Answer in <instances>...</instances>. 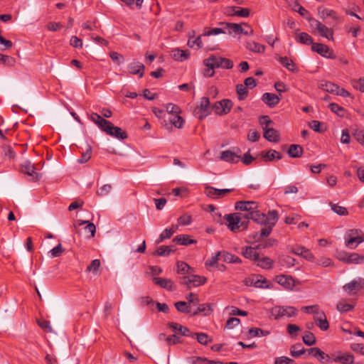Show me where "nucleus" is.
Here are the masks:
<instances>
[{
  "instance_id": "f257e3e1",
  "label": "nucleus",
  "mask_w": 364,
  "mask_h": 364,
  "mask_svg": "<svg viewBox=\"0 0 364 364\" xmlns=\"http://www.w3.org/2000/svg\"><path fill=\"white\" fill-rule=\"evenodd\" d=\"M205 66L215 67V68L231 69L233 63L228 58L211 55L203 61Z\"/></svg>"
},
{
  "instance_id": "f03ea898",
  "label": "nucleus",
  "mask_w": 364,
  "mask_h": 364,
  "mask_svg": "<svg viewBox=\"0 0 364 364\" xmlns=\"http://www.w3.org/2000/svg\"><path fill=\"white\" fill-rule=\"evenodd\" d=\"M220 25L225 26V28L228 30L229 34L232 33H242L245 36H252L254 31L253 29L247 23H244L243 25L247 26L249 30H245L242 28L241 24L234 23H226V22H220Z\"/></svg>"
},
{
  "instance_id": "7ed1b4c3",
  "label": "nucleus",
  "mask_w": 364,
  "mask_h": 364,
  "mask_svg": "<svg viewBox=\"0 0 364 364\" xmlns=\"http://www.w3.org/2000/svg\"><path fill=\"white\" fill-rule=\"evenodd\" d=\"M271 316L275 319L287 316V317L294 316L296 314V309L294 306H277L270 311Z\"/></svg>"
},
{
  "instance_id": "20e7f679",
  "label": "nucleus",
  "mask_w": 364,
  "mask_h": 364,
  "mask_svg": "<svg viewBox=\"0 0 364 364\" xmlns=\"http://www.w3.org/2000/svg\"><path fill=\"white\" fill-rule=\"evenodd\" d=\"M210 100L207 97L200 98L199 105L195 108L194 115L199 119H203L210 114Z\"/></svg>"
},
{
  "instance_id": "39448f33",
  "label": "nucleus",
  "mask_w": 364,
  "mask_h": 364,
  "mask_svg": "<svg viewBox=\"0 0 364 364\" xmlns=\"http://www.w3.org/2000/svg\"><path fill=\"white\" fill-rule=\"evenodd\" d=\"M232 105L233 103L230 100L223 99L220 101L216 102L213 105V109L214 110L215 114L217 115H225L230 112Z\"/></svg>"
},
{
  "instance_id": "423d86ee",
  "label": "nucleus",
  "mask_w": 364,
  "mask_h": 364,
  "mask_svg": "<svg viewBox=\"0 0 364 364\" xmlns=\"http://www.w3.org/2000/svg\"><path fill=\"white\" fill-rule=\"evenodd\" d=\"M364 288V279L358 277L346 284L343 289L349 295H355L358 291Z\"/></svg>"
},
{
  "instance_id": "0eeeda50",
  "label": "nucleus",
  "mask_w": 364,
  "mask_h": 364,
  "mask_svg": "<svg viewBox=\"0 0 364 364\" xmlns=\"http://www.w3.org/2000/svg\"><path fill=\"white\" fill-rule=\"evenodd\" d=\"M338 259L348 264H361L364 262V256L358 253H348L342 252L338 255Z\"/></svg>"
},
{
  "instance_id": "6e6552de",
  "label": "nucleus",
  "mask_w": 364,
  "mask_h": 364,
  "mask_svg": "<svg viewBox=\"0 0 364 364\" xmlns=\"http://www.w3.org/2000/svg\"><path fill=\"white\" fill-rule=\"evenodd\" d=\"M267 283V280L259 274H253L245 279V284L250 287H255L259 288H267L268 286H264Z\"/></svg>"
},
{
  "instance_id": "1a4fd4ad",
  "label": "nucleus",
  "mask_w": 364,
  "mask_h": 364,
  "mask_svg": "<svg viewBox=\"0 0 364 364\" xmlns=\"http://www.w3.org/2000/svg\"><path fill=\"white\" fill-rule=\"evenodd\" d=\"M233 189L230 188H224V189H218L212 186H207L205 188V195L213 199H218L223 198L225 194L230 193Z\"/></svg>"
},
{
  "instance_id": "9d476101",
  "label": "nucleus",
  "mask_w": 364,
  "mask_h": 364,
  "mask_svg": "<svg viewBox=\"0 0 364 364\" xmlns=\"http://www.w3.org/2000/svg\"><path fill=\"white\" fill-rule=\"evenodd\" d=\"M276 281L279 284L288 290H293L296 284H299V281L295 280L292 277L287 275L277 276Z\"/></svg>"
},
{
  "instance_id": "9b49d317",
  "label": "nucleus",
  "mask_w": 364,
  "mask_h": 364,
  "mask_svg": "<svg viewBox=\"0 0 364 364\" xmlns=\"http://www.w3.org/2000/svg\"><path fill=\"white\" fill-rule=\"evenodd\" d=\"M21 171L32 177L33 181H38L41 178V173L36 171V167L29 161H26L21 165Z\"/></svg>"
},
{
  "instance_id": "f8f14e48",
  "label": "nucleus",
  "mask_w": 364,
  "mask_h": 364,
  "mask_svg": "<svg viewBox=\"0 0 364 364\" xmlns=\"http://www.w3.org/2000/svg\"><path fill=\"white\" fill-rule=\"evenodd\" d=\"M104 132L107 134L114 136L119 139H125L127 138V133L118 127H114L112 122L110 124L106 126Z\"/></svg>"
},
{
  "instance_id": "ddd939ff",
  "label": "nucleus",
  "mask_w": 364,
  "mask_h": 364,
  "mask_svg": "<svg viewBox=\"0 0 364 364\" xmlns=\"http://www.w3.org/2000/svg\"><path fill=\"white\" fill-rule=\"evenodd\" d=\"M314 319L321 330L326 331L328 329L329 323L325 313L322 310L320 309L318 313L314 316Z\"/></svg>"
},
{
  "instance_id": "4468645a",
  "label": "nucleus",
  "mask_w": 364,
  "mask_h": 364,
  "mask_svg": "<svg viewBox=\"0 0 364 364\" xmlns=\"http://www.w3.org/2000/svg\"><path fill=\"white\" fill-rule=\"evenodd\" d=\"M244 218H245L247 220L251 219L257 223L264 225H265V221L267 220L266 214L255 210H253L251 212L245 213L244 215Z\"/></svg>"
},
{
  "instance_id": "2eb2a0df",
  "label": "nucleus",
  "mask_w": 364,
  "mask_h": 364,
  "mask_svg": "<svg viewBox=\"0 0 364 364\" xmlns=\"http://www.w3.org/2000/svg\"><path fill=\"white\" fill-rule=\"evenodd\" d=\"M258 207L257 203L252 200L247 201H237L235 203V209L242 211L251 212L253 210L257 209Z\"/></svg>"
},
{
  "instance_id": "dca6fc26",
  "label": "nucleus",
  "mask_w": 364,
  "mask_h": 364,
  "mask_svg": "<svg viewBox=\"0 0 364 364\" xmlns=\"http://www.w3.org/2000/svg\"><path fill=\"white\" fill-rule=\"evenodd\" d=\"M228 228L232 231L236 232L240 229V217L235 216L234 214H228L225 215Z\"/></svg>"
},
{
  "instance_id": "f3484780",
  "label": "nucleus",
  "mask_w": 364,
  "mask_h": 364,
  "mask_svg": "<svg viewBox=\"0 0 364 364\" xmlns=\"http://www.w3.org/2000/svg\"><path fill=\"white\" fill-rule=\"evenodd\" d=\"M153 281L155 284L159 286L163 289H166L168 291L176 290V286L173 282L170 279L162 278V277H154Z\"/></svg>"
},
{
  "instance_id": "a211bd4d",
  "label": "nucleus",
  "mask_w": 364,
  "mask_h": 364,
  "mask_svg": "<svg viewBox=\"0 0 364 364\" xmlns=\"http://www.w3.org/2000/svg\"><path fill=\"white\" fill-rule=\"evenodd\" d=\"M128 72L132 75H138L142 77L144 74L145 67L140 62H132L127 65Z\"/></svg>"
},
{
  "instance_id": "6ab92c4d",
  "label": "nucleus",
  "mask_w": 364,
  "mask_h": 364,
  "mask_svg": "<svg viewBox=\"0 0 364 364\" xmlns=\"http://www.w3.org/2000/svg\"><path fill=\"white\" fill-rule=\"evenodd\" d=\"M168 325V327L173 331H174L178 334H181V336L193 337V333H191L188 328L181 325L178 323L171 322Z\"/></svg>"
},
{
  "instance_id": "aec40b11",
  "label": "nucleus",
  "mask_w": 364,
  "mask_h": 364,
  "mask_svg": "<svg viewBox=\"0 0 364 364\" xmlns=\"http://www.w3.org/2000/svg\"><path fill=\"white\" fill-rule=\"evenodd\" d=\"M262 102L268 107H274L280 101V97L275 94L265 92L262 96Z\"/></svg>"
},
{
  "instance_id": "412c9836",
  "label": "nucleus",
  "mask_w": 364,
  "mask_h": 364,
  "mask_svg": "<svg viewBox=\"0 0 364 364\" xmlns=\"http://www.w3.org/2000/svg\"><path fill=\"white\" fill-rule=\"evenodd\" d=\"M257 245L256 247H245L242 248V255L247 259H249L253 262H256L258 259L259 254L257 252Z\"/></svg>"
},
{
  "instance_id": "4be33fe9",
  "label": "nucleus",
  "mask_w": 364,
  "mask_h": 364,
  "mask_svg": "<svg viewBox=\"0 0 364 364\" xmlns=\"http://www.w3.org/2000/svg\"><path fill=\"white\" fill-rule=\"evenodd\" d=\"M311 50L326 58H332L328 46L322 43H314L311 46Z\"/></svg>"
},
{
  "instance_id": "5701e85b",
  "label": "nucleus",
  "mask_w": 364,
  "mask_h": 364,
  "mask_svg": "<svg viewBox=\"0 0 364 364\" xmlns=\"http://www.w3.org/2000/svg\"><path fill=\"white\" fill-rule=\"evenodd\" d=\"M90 119L92 122L96 124L98 127L104 132V129L106 128V126L110 124V122L103 119L100 114L97 113H92L90 114Z\"/></svg>"
},
{
  "instance_id": "b1692460",
  "label": "nucleus",
  "mask_w": 364,
  "mask_h": 364,
  "mask_svg": "<svg viewBox=\"0 0 364 364\" xmlns=\"http://www.w3.org/2000/svg\"><path fill=\"white\" fill-rule=\"evenodd\" d=\"M240 158V156L230 150L223 151L221 152L220 159L229 163H235Z\"/></svg>"
},
{
  "instance_id": "393cba45",
  "label": "nucleus",
  "mask_w": 364,
  "mask_h": 364,
  "mask_svg": "<svg viewBox=\"0 0 364 364\" xmlns=\"http://www.w3.org/2000/svg\"><path fill=\"white\" fill-rule=\"evenodd\" d=\"M315 351L316 354L314 355V358H316L321 363H328L333 361V357L331 358L329 355L325 353L320 348L315 347L314 349L311 350V351Z\"/></svg>"
},
{
  "instance_id": "a878e982",
  "label": "nucleus",
  "mask_w": 364,
  "mask_h": 364,
  "mask_svg": "<svg viewBox=\"0 0 364 364\" xmlns=\"http://www.w3.org/2000/svg\"><path fill=\"white\" fill-rule=\"evenodd\" d=\"M318 87L327 92L335 95L337 89H338V85L331 82L321 80L318 84Z\"/></svg>"
},
{
  "instance_id": "bb28decb",
  "label": "nucleus",
  "mask_w": 364,
  "mask_h": 364,
  "mask_svg": "<svg viewBox=\"0 0 364 364\" xmlns=\"http://www.w3.org/2000/svg\"><path fill=\"white\" fill-rule=\"evenodd\" d=\"M266 226L262 228L259 232H256L253 235V239L256 242L260 241L263 237H268L273 229L274 226H272L271 225H265Z\"/></svg>"
},
{
  "instance_id": "cd10ccee",
  "label": "nucleus",
  "mask_w": 364,
  "mask_h": 364,
  "mask_svg": "<svg viewBox=\"0 0 364 364\" xmlns=\"http://www.w3.org/2000/svg\"><path fill=\"white\" fill-rule=\"evenodd\" d=\"M277 59L279 60V62L288 70L296 73L298 71L295 63L293 62L292 60L288 58L287 57H277Z\"/></svg>"
},
{
  "instance_id": "c85d7f7f",
  "label": "nucleus",
  "mask_w": 364,
  "mask_h": 364,
  "mask_svg": "<svg viewBox=\"0 0 364 364\" xmlns=\"http://www.w3.org/2000/svg\"><path fill=\"white\" fill-rule=\"evenodd\" d=\"M344 239L346 246L350 249L356 247L358 244L364 242V237H347V235H345Z\"/></svg>"
},
{
  "instance_id": "c756f323",
  "label": "nucleus",
  "mask_w": 364,
  "mask_h": 364,
  "mask_svg": "<svg viewBox=\"0 0 364 364\" xmlns=\"http://www.w3.org/2000/svg\"><path fill=\"white\" fill-rule=\"evenodd\" d=\"M263 135L264 137L269 141L277 142L279 139V132L273 128H264Z\"/></svg>"
},
{
  "instance_id": "7c9ffc66",
  "label": "nucleus",
  "mask_w": 364,
  "mask_h": 364,
  "mask_svg": "<svg viewBox=\"0 0 364 364\" xmlns=\"http://www.w3.org/2000/svg\"><path fill=\"white\" fill-rule=\"evenodd\" d=\"M318 12L320 17L323 19H326L327 17H330L335 21L338 20L336 12L332 9L319 7L318 9Z\"/></svg>"
},
{
  "instance_id": "2f4dec72",
  "label": "nucleus",
  "mask_w": 364,
  "mask_h": 364,
  "mask_svg": "<svg viewBox=\"0 0 364 364\" xmlns=\"http://www.w3.org/2000/svg\"><path fill=\"white\" fill-rule=\"evenodd\" d=\"M78 225H86L85 227V231L90 233L89 236H87L88 238H92L95 235L96 232V227L94 223L89 222L88 220H80L77 221Z\"/></svg>"
},
{
  "instance_id": "473e14b6",
  "label": "nucleus",
  "mask_w": 364,
  "mask_h": 364,
  "mask_svg": "<svg viewBox=\"0 0 364 364\" xmlns=\"http://www.w3.org/2000/svg\"><path fill=\"white\" fill-rule=\"evenodd\" d=\"M173 241L179 245L186 246L196 243V240L191 239L190 236L188 235H177L173 238Z\"/></svg>"
},
{
  "instance_id": "72a5a7b5",
  "label": "nucleus",
  "mask_w": 364,
  "mask_h": 364,
  "mask_svg": "<svg viewBox=\"0 0 364 364\" xmlns=\"http://www.w3.org/2000/svg\"><path fill=\"white\" fill-rule=\"evenodd\" d=\"M296 41L298 43H300L301 44L304 45H313L314 44V40L312 37L309 35L307 33L302 32L296 35Z\"/></svg>"
},
{
  "instance_id": "f704fd0d",
  "label": "nucleus",
  "mask_w": 364,
  "mask_h": 364,
  "mask_svg": "<svg viewBox=\"0 0 364 364\" xmlns=\"http://www.w3.org/2000/svg\"><path fill=\"white\" fill-rule=\"evenodd\" d=\"M355 307L354 304L346 303L345 300L339 301L336 305V309L341 314L352 311Z\"/></svg>"
},
{
  "instance_id": "c9c22d12",
  "label": "nucleus",
  "mask_w": 364,
  "mask_h": 364,
  "mask_svg": "<svg viewBox=\"0 0 364 364\" xmlns=\"http://www.w3.org/2000/svg\"><path fill=\"white\" fill-rule=\"evenodd\" d=\"M174 251H175L174 246L162 245V246L159 247L156 249V250L154 253V255L161 256V257H166V256H168L171 252H173Z\"/></svg>"
},
{
  "instance_id": "e433bc0d",
  "label": "nucleus",
  "mask_w": 364,
  "mask_h": 364,
  "mask_svg": "<svg viewBox=\"0 0 364 364\" xmlns=\"http://www.w3.org/2000/svg\"><path fill=\"white\" fill-rule=\"evenodd\" d=\"M246 48L250 51L256 53H263L265 50L264 46L255 41L247 42Z\"/></svg>"
},
{
  "instance_id": "4c0bfd02",
  "label": "nucleus",
  "mask_w": 364,
  "mask_h": 364,
  "mask_svg": "<svg viewBox=\"0 0 364 364\" xmlns=\"http://www.w3.org/2000/svg\"><path fill=\"white\" fill-rule=\"evenodd\" d=\"M255 263L261 268L269 269L272 267L273 260L268 257H260L259 256Z\"/></svg>"
},
{
  "instance_id": "58836bf2",
  "label": "nucleus",
  "mask_w": 364,
  "mask_h": 364,
  "mask_svg": "<svg viewBox=\"0 0 364 364\" xmlns=\"http://www.w3.org/2000/svg\"><path fill=\"white\" fill-rule=\"evenodd\" d=\"M172 55L174 59L180 61H183L184 60H187L190 53L187 50H183L179 48H175L172 50Z\"/></svg>"
},
{
  "instance_id": "ea45409f",
  "label": "nucleus",
  "mask_w": 364,
  "mask_h": 364,
  "mask_svg": "<svg viewBox=\"0 0 364 364\" xmlns=\"http://www.w3.org/2000/svg\"><path fill=\"white\" fill-rule=\"evenodd\" d=\"M222 259L225 262L228 263H241L242 260L237 256L229 253L225 251H222Z\"/></svg>"
},
{
  "instance_id": "a19ab883",
  "label": "nucleus",
  "mask_w": 364,
  "mask_h": 364,
  "mask_svg": "<svg viewBox=\"0 0 364 364\" xmlns=\"http://www.w3.org/2000/svg\"><path fill=\"white\" fill-rule=\"evenodd\" d=\"M279 262L282 266L289 268L295 265L296 259L291 256L284 255L279 258Z\"/></svg>"
},
{
  "instance_id": "79ce46f5",
  "label": "nucleus",
  "mask_w": 364,
  "mask_h": 364,
  "mask_svg": "<svg viewBox=\"0 0 364 364\" xmlns=\"http://www.w3.org/2000/svg\"><path fill=\"white\" fill-rule=\"evenodd\" d=\"M177 273L181 274H188L193 272V269L185 262H177Z\"/></svg>"
},
{
  "instance_id": "37998d69",
  "label": "nucleus",
  "mask_w": 364,
  "mask_h": 364,
  "mask_svg": "<svg viewBox=\"0 0 364 364\" xmlns=\"http://www.w3.org/2000/svg\"><path fill=\"white\" fill-rule=\"evenodd\" d=\"M303 152V148L300 145L291 144L288 150V154L291 158L300 157Z\"/></svg>"
},
{
  "instance_id": "c03bdc74",
  "label": "nucleus",
  "mask_w": 364,
  "mask_h": 364,
  "mask_svg": "<svg viewBox=\"0 0 364 364\" xmlns=\"http://www.w3.org/2000/svg\"><path fill=\"white\" fill-rule=\"evenodd\" d=\"M219 259H222V251L217 252L210 258L208 259L205 262V266L206 267H215Z\"/></svg>"
},
{
  "instance_id": "a18cd8bd",
  "label": "nucleus",
  "mask_w": 364,
  "mask_h": 364,
  "mask_svg": "<svg viewBox=\"0 0 364 364\" xmlns=\"http://www.w3.org/2000/svg\"><path fill=\"white\" fill-rule=\"evenodd\" d=\"M318 32L322 37L327 38L328 41L333 40V31L332 28H329L323 24L319 28V30L318 31Z\"/></svg>"
},
{
  "instance_id": "49530a36",
  "label": "nucleus",
  "mask_w": 364,
  "mask_h": 364,
  "mask_svg": "<svg viewBox=\"0 0 364 364\" xmlns=\"http://www.w3.org/2000/svg\"><path fill=\"white\" fill-rule=\"evenodd\" d=\"M267 215V220L265 225H271L274 226L279 219L278 212L275 210H269Z\"/></svg>"
},
{
  "instance_id": "de8ad7c7",
  "label": "nucleus",
  "mask_w": 364,
  "mask_h": 364,
  "mask_svg": "<svg viewBox=\"0 0 364 364\" xmlns=\"http://www.w3.org/2000/svg\"><path fill=\"white\" fill-rule=\"evenodd\" d=\"M176 229L168 228L164 230V231L160 234L159 238L156 241L157 244L161 243L166 239L170 238L175 232Z\"/></svg>"
},
{
  "instance_id": "09e8293b",
  "label": "nucleus",
  "mask_w": 364,
  "mask_h": 364,
  "mask_svg": "<svg viewBox=\"0 0 364 364\" xmlns=\"http://www.w3.org/2000/svg\"><path fill=\"white\" fill-rule=\"evenodd\" d=\"M203 35H200L198 37L193 38V39H188L187 45L191 48L193 49H200L203 46V43L201 40V37Z\"/></svg>"
},
{
  "instance_id": "8fccbe9b",
  "label": "nucleus",
  "mask_w": 364,
  "mask_h": 364,
  "mask_svg": "<svg viewBox=\"0 0 364 364\" xmlns=\"http://www.w3.org/2000/svg\"><path fill=\"white\" fill-rule=\"evenodd\" d=\"M328 107L330 108L331 111L337 114L340 117H343L346 115V109L338 105L336 103H330L328 105Z\"/></svg>"
},
{
  "instance_id": "3c124183",
  "label": "nucleus",
  "mask_w": 364,
  "mask_h": 364,
  "mask_svg": "<svg viewBox=\"0 0 364 364\" xmlns=\"http://www.w3.org/2000/svg\"><path fill=\"white\" fill-rule=\"evenodd\" d=\"M193 337H196L198 342L202 345H207L213 341V339L209 338L208 334L205 333H193Z\"/></svg>"
},
{
  "instance_id": "603ef678",
  "label": "nucleus",
  "mask_w": 364,
  "mask_h": 364,
  "mask_svg": "<svg viewBox=\"0 0 364 364\" xmlns=\"http://www.w3.org/2000/svg\"><path fill=\"white\" fill-rule=\"evenodd\" d=\"M225 26L223 28H205L203 31V36H209L213 35H218L220 33H225Z\"/></svg>"
},
{
  "instance_id": "864d4df0",
  "label": "nucleus",
  "mask_w": 364,
  "mask_h": 364,
  "mask_svg": "<svg viewBox=\"0 0 364 364\" xmlns=\"http://www.w3.org/2000/svg\"><path fill=\"white\" fill-rule=\"evenodd\" d=\"M179 114H176L175 115H172L169 118V121L171 122V124L176 128L181 129L183 127L184 124V119L183 117L178 115Z\"/></svg>"
},
{
  "instance_id": "5fc2aeb1",
  "label": "nucleus",
  "mask_w": 364,
  "mask_h": 364,
  "mask_svg": "<svg viewBox=\"0 0 364 364\" xmlns=\"http://www.w3.org/2000/svg\"><path fill=\"white\" fill-rule=\"evenodd\" d=\"M236 92L239 100H244L248 95V90L242 84H239L236 86Z\"/></svg>"
},
{
  "instance_id": "6e6d98bb",
  "label": "nucleus",
  "mask_w": 364,
  "mask_h": 364,
  "mask_svg": "<svg viewBox=\"0 0 364 364\" xmlns=\"http://www.w3.org/2000/svg\"><path fill=\"white\" fill-rule=\"evenodd\" d=\"M248 333L251 337H257V336H267L270 333L269 331H264L259 328H251L248 331Z\"/></svg>"
},
{
  "instance_id": "4d7b16f0",
  "label": "nucleus",
  "mask_w": 364,
  "mask_h": 364,
  "mask_svg": "<svg viewBox=\"0 0 364 364\" xmlns=\"http://www.w3.org/2000/svg\"><path fill=\"white\" fill-rule=\"evenodd\" d=\"M355 140L364 146V130L359 128H354L352 133Z\"/></svg>"
},
{
  "instance_id": "13d9d810",
  "label": "nucleus",
  "mask_w": 364,
  "mask_h": 364,
  "mask_svg": "<svg viewBox=\"0 0 364 364\" xmlns=\"http://www.w3.org/2000/svg\"><path fill=\"white\" fill-rule=\"evenodd\" d=\"M302 339L304 343L309 346L314 345L316 342L314 335L310 331H307L303 336Z\"/></svg>"
},
{
  "instance_id": "bf43d9fd",
  "label": "nucleus",
  "mask_w": 364,
  "mask_h": 364,
  "mask_svg": "<svg viewBox=\"0 0 364 364\" xmlns=\"http://www.w3.org/2000/svg\"><path fill=\"white\" fill-rule=\"evenodd\" d=\"M15 62L16 60L13 57L0 53V63H4L6 66L13 67L15 65Z\"/></svg>"
},
{
  "instance_id": "052dcab7",
  "label": "nucleus",
  "mask_w": 364,
  "mask_h": 364,
  "mask_svg": "<svg viewBox=\"0 0 364 364\" xmlns=\"http://www.w3.org/2000/svg\"><path fill=\"white\" fill-rule=\"evenodd\" d=\"M174 306L176 309L181 313L188 314L191 312V308L186 301L176 302Z\"/></svg>"
},
{
  "instance_id": "680f3d73",
  "label": "nucleus",
  "mask_w": 364,
  "mask_h": 364,
  "mask_svg": "<svg viewBox=\"0 0 364 364\" xmlns=\"http://www.w3.org/2000/svg\"><path fill=\"white\" fill-rule=\"evenodd\" d=\"M206 278L199 275H191V282L193 287H198L205 283Z\"/></svg>"
},
{
  "instance_id": "e2e57ef3",
  "label": "nucleus",
  "mask_w": 364,
  "mask_h": 364,
  "mask_svg": "<svg viewBox=\"0 0 364 364\" xmlns=\"http://www.w3.org/2000/svg\"><path fill=\"white\" fill-rule=\"evenodd\" d=\"M301 310L306 314L315 315L320 310V308L318 304H315V305H311V306H303L301 309Z\"/></svg>"
},
{
  "instance_id": "0e129e2a",
  "label": "nucleus",
  "mask_w": 364,
  "mask_h": 364,
  "mask_svg": "<svg viewBox=\"0 0 364 364\" xmlns=\"http://www.w3.org/2000/svg\"><path fill=\"white\" fill-rule=\"evenodd\" d=\"M332 210L339 215H348V211L346 208L339 205L338 204L331 203Z\"/></svg>"
},
{
  "instance_id": "69168bd1",
  "label": "nucleus",
  "mask_w": 364,
  "mask_h": 364,
  "mask_svg": "<svg viewBox=\"0 0 364 364\" xmlns=\"http://www.w3.org/2000/svg\"><path fill=\"white\" fill-rule=\"evenodd\" d=\"M277 154V151L270 149L267 152H262L261 156L265 162L272 161L274 159V155Z\"/></svg>"
},
{
  "instance_id": "338daca9",
  "label": "nucleus",
  "mask_w": 364,
  "mask_h": 364,
  "mask_svg": "<svg viewBox=\"0 0 364 364\" xmlns=\"http://www.w3.org/2000/svg\"><path fill=\"white\" fill-rule=\"evenodd\" d=\"M109 57L117 65H121L124 62V56L117 52H111L109 54Z\"/></svg>"
},
{
  "instance_id": "774afa93",
  "label": "nucleus",
  "mask_w": 364,
  "mask_h": 364,
  "mask_svg": "<svg viewBox=\"0 0 364 364\" xmlns=\"http://www.w3.org/2000/svg\"><path fill=\"white\" fill-rule=\"evenodd\" d=\"M166 110L168 114L173 115L180 114L181 112V108L178 105L172 103H168L166 105Z\"/></svg>"
}]
</instances>
